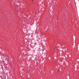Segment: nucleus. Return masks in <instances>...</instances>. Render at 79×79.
I'll use <instances>...</instances> for the list:
<instances>
[{"mask_svg":"<svg viewBox=\"0 0 79 79\" xmlns=\"http://www.w3.org/2000/svg\"><path fill=\"white\" fill-rule=\"evenodd\" d=\"M58 71H60V70H58Z\"/></svg>","mask_w":79,"mask_h":79,"instance_id":"obj_1","label":"nucleus"}]
</instances>
